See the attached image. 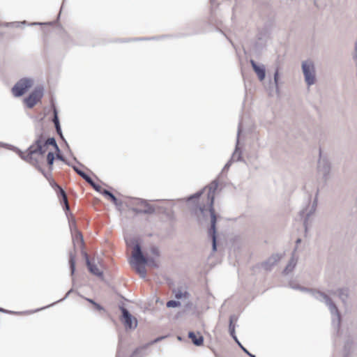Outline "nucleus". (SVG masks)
Instances as JSON below:
<instances>
[{"label": "nucleus", "instance_id": "obj_1", "mask_svg": "<svg viewBox=\"0 0 357 357\" xmlns=\"http://www.w3.org/2000/svg\"><path fill=\"white\" fill-rule=\"evenodd\" d=\"M218 186V183L216 180L213 181L209 185V190L207 195V206L203 205L199 206V211L204 216L205 213L208 209L210 215V227L208 228V236L212 239V251L215 252L217 250V236H216V222L217 216L213 208V202L215 198V191Z\"/></svg>", "mask_w": 357, "mask_h": 357}, {"label": "nucleus", "instance_id": "obj_2", "mask_svg": "<svg viewBox=\"0 0 357 357\" xmlns=\"http://www.w3.org/2000/svg\"><path fill=\"white\" fill-rule=\"evenodd\" d=\"M298 290H300L303 292H308L315 299L326 304L331 314L332 326L334 328V329L337 332H338L341 324V315L337 305L332 301V299L326 294L319 290L303 287L301 286H298Z\"/></svg>", "mask_w": 357, "mask_h": 357}, {"label": "nucleus", "instance_id": "obj_3", "mask_svg": "<svg viewBox=\"0 0 357 357\" xmlns=\"http://www.w3.org/2000/svg\"><path fill=\"white\" fill-rule=\"evenodd\" d=\"M301 68L306 84L308 86L314 84L316 82V71L314 62L310 59L303 61Z\"/></svg>", "mask_w": 357, "mask_h": 357}, {"label": "nucleus", "instance_id": "obj_4", "mask_svg": "<svg viewBox=\"0 0 357 357\" xmlns=\"http://www.w3.org/2000/svg\"><path fill=\"white\" fill-rule=\"evenodd\" d=\"M133 259L138 264H146L153 268H158V264L153 258L145 257L139 243L135 245L132 255Z\"/></svg>", "mask_w": 357, "mask_h": 357}, {"label": "nucleus", "instance_id": "obj_5", "mask_svg": "<svg viewBox=\"0 0 357 357\" xmlns=\"http://www.w3.org/2000/svg\"><path fill=\"white\" fill-rule=\"evenodd\" d=\"M33 84L31 78L24 77L20 79L12 88V92L15 97L23 96L26 91L30 89Z\"/></svg>", "mask_w": 357, "mask_h": 357}, {"label": "nucleus", "instance_id": "obj_6", "mask_svg": "<svg viewBox=\"0 0 357 357\" xmlns=\"http://www.w3.org/2000/svg\"><path fill=\"white\" fill-rule=\"evenodd\" d=\"M44 89L43 86L36 87L29 95L24 98V102L29 108H32L43 97Z\"/></svg>", "mask_w": 357, "mask_h": 357}, {"label": "nucleus", "instance_id": "obj_7", "mask_svg": "<svg viewBox=\"0 0 357 357\" xmlns=\"http://www.w3.org/2000/svg\"><path fill=\"white\" fill-rule=\"evenodd\" d=\"M317 206V197L314 199L313 202L310 204V200L307 201V205L303 208L299 215L301 217H304L303 225L305 227V231L307 229V222L309 218L315 212Z\"/></svg>", "mask_w": 357, "mask_h": 357}, {"label": "nucleus", "instance_id": "obj_8", "mask_svg": "<svg viewBox=\"0 0 357 357\" xmlns=\"http://www.w3.org/2000/svg\"><path fill=\"white\" fill-rule=\"evenodd\" d=\"M122 312L121 321L126 328L135 329L137 326V320L134 317L130 312L123 306L120 307Z\"/></svg>", "mask_w": 357, "mask_h": 357}, {"label": "nucleus", "instance_id": "obj_9", "mask_svg": "<svg viewBox=\"0 0 357 357\" xmlns=\"http://www.w3.org/2000/svg\"><path fill=\"white\" fill-rule=\"evenodd\" d=\"M10 149L15 151L22 160L29 162L31 165L36 166V165H38V160L36 158L32 156V155H30V152L31 151V146L26 151V152L27 153L26 155H24V152H22L20 149L14 146L10 145Z\"/></svg>", "mask_w": 357, "mask_h": 357}, {"label": "nucleus", "instance_id": "obj_10", "mask_svg": "<svg viewBox=\"0 0 357 357\" xmlns=\"http://www.w3.org/2000/svg\"><path fill=\"white\" fill-rule=\"evenodd\" d=\"M317 169L325 181L331 178V164L326 159H319Z\"/></svg>", "mask_w": 357, "mask_h": 357}, {"label": "nucleus", "instance_id": "obj_11", "mask_svg": "<svg viewBox=\"0 0 357 357\" xmlns=\"http://www.w3.org/2000/svg\"><path fill=\"white\" fill-rule=\"evenodd\" d=\"M31 151L30 155L34 157V155H43L46 152L47 146H44L43 143V135H40L35 142L31 145Z\"/></svg>", "mask_w": 357, "mask_h": 357}, {"label": "nucleus", "instance_id": "obj_12", "mask_svg": "<svg viewBox=\"0 0 357 357\" xmlns=\"http://www.w3.org/2000/svg\"><path fill=\"white\" fill-rule=\"evenodd\" d=\"M282 255L273 254L266 261L261 263V267L266 271H271L273 267L282 259Z\"/></svg>", "mask_w": 357, "mask_h": 357}, {"label": "nucleus", "instance_id": "obj_13", "mask_svg": "<svg viewBox=\"0 0 357 357\" xmlns=\"http://www.w3.org/2000/svg\"><path fill=\"white\" fill-rule=\"evenodd\" d=\"M66 215L68 219L69 227H70L71 232L72 233L74 231L77 232L75 238L77 239H79L81 241V243L83 245L84 244L83 236H82V233L80 231H79L77 229L75 219L73 217L72 213H70V211H66Z\"/></svg>", "mask_w": 357, "mask_h": 357}, {"label": "nucleus", "instance_id": "obj_14", "mask_svg": "<svg viewBox=\"0 0 357 357\" xmlns=\"http://www.w3.org/2000/svg\"><path fill=\"white\" fill-rule=\"evenodd\" d=\"M241 132V123L240 122L238 127V132H237V139H236V144L235 147V150L231 155V160L234 161H242L244 163H246V162L242 158V153L238 147V143H239V135Z\"/></svg>", "mask_w": 357, "mask_h": 357}, {"label": "nucleus", "instance_id": "obj_15", "mask_svg": "<svg viewBox=\"0 0 357 357\" xmlns=\"http://www.w3.org/2000/svg\"><path fill=\"white\" fill-rule=\"evenodd\" d=\"M252 68L257 74L258 79L263 81L266 77V68L264 64H257L253 59L250 61Z\"/></svg>", "mask_w": 357, "mask_h": 357}, {"label": "nucleus", "instance_id": "obj_16", "mask_svg": "<svg viewBox=\"0 0 357 357\" xmlns=\"http://www.w3.org/2000/svg\"><path fill=\"white\" fill-rule=\"evenodd\" d=\"M188 336L195 346L199 347L204 343V337L199 333L196 334L193 331H190Z\"/></svg>", "mask_w": 357, "mask_h": 357}, {"label": "nucleus", "instance_id": "obj_17", "mask_svg": "<svg viewBox=\"0 0 357 357\" xmlns=\"http://www.w3.org/2000/svg\"><path fill=\"white\" fill-rule=\"evenodd\" d=\"M172 293L174 295V297L176 299H181L183 298H189L190 297V294L188 291H183L182 287H178L172 290Z\"/></svg>", "mask_w": 357, "mask_h": 357}, {"label": "nucleus", "instance_id": "obj_18", "mask_svg": "<svg viewBox=\"0 0 357 357\" xmlns=\"http://www.w3.org/2000/svg\"><path fill=\"white\" fill-rule=\"evenodd\" d=\"M139 204L144 206V209H142L143 214H153L155 211V207L149 204L146 200L142 199H138Z\"/></svg>", "mask_w": 357, "mask_h": 357}, {"label": "nucleus", "instance_id": "obj_19", "mask_svg": "<svg viewBox=\"0 0 357 357\" xmlns=\"http://www.w3.org/2000/svg\"><path fill=\"white\" fill-rule=\"evenodd\" d=\"M102 195L105 197H107L117 207H120L122 206V202L119 200L115 197V195L108 190L104 189L102 190Z\"/></svg>", "mask_w": 357, "mask_h": 357}, {"label": "nucleus", "instance_id": "obj_20", "mask_svg": "<svg viewBox=\"0 0 357 357\" xmlns=\"http://www.w3.org/2000/svg\"><path fill=\"white\" fill-rule=\"evenodd\" d=\"M237 320V317L235 315H231L229 317V331L230 335L232 337V338L235 340L236 342H238L236 334H235V325L233 324L234 321Z\"/></svg>", "mask_w": 357, "mask_h": 357}, {"label": "nucleus", "instance_id": "obj_21", "mask_svg": "<svg viewBox=\"0 0 357 357\" xmlns=\"http://www.w3.org/2000/svg\"><path fill=\"white\" fill-rule=\"evenodd\" d=\"M86 266L89 268V271L93 275L102 277L103 275V273L100 271L96 264H93L91 262L90 259H87Z\"/></svg>", "mask_w": 357, "mask_h": 357}, {"label": "nucleus", "instance_id": "obj_22", "mask_svg": "<svg viewBox=\"0 0 357 357\" xmlns=\"http://www.w3.org/2000/svg\"><path fill=\"white\" fill-rule=\"evenodd\" d=\"M296 263H297V259L293 255L291 257V259H289L285 268L284 269L283 273L287 275V274L289 273L290 272H291L294 269V268L296 265Z\"/></svg>", "mask_w": 357, "mask_h": 357}, {"label": "nucleus", "instance_id": "obj_23", "mask_svg": "<svg viewBox=\"0 0 357 357\" xmlns=\"http://www.w3.org/2000/svg\"><path fill=\"white\" fill-rule=\"evenodd\" d=\"M337 295L342 303H346L349 297V289L347 288H340L337 290Z\"/></svg>", "mask_w": 357, "mask_h": 357}, {"label": "nucleus", "instance_id": "obj_24", "mask_svg": "<svg viewBox=\"0 0 357 357\" xmlns=\"http://www.w3.org/2000/svg\"><path fill=\"white\" fill-rule=\"evenodd\" d=\"M58 188L59 190V194L62 197L63 202L64 204L63 209L65 211H69L70 206L68 204L67 195H66V192L64 191V190L61 187L58 185Z\"/></svg>", "mask_w": 357, "mask_h": 357}, {"label": "nucleus", "instance_id": "obj_25", "mask_svg": "<svg viewBox=\"0 0 357 357\" xmlns=\"http://www.w3.org/2000/svg\"><path fill=\"white\" fill-rule=\"evenodd\" d=\"M135 264L136 266V271L139 273L141 278H145L146 276V270L145 268L144 265L142 264H138L137 261H135Z\"/></svg>", "mask_w": 357, "mask_h": 357}, {"label": "nucleus", "instance_id": "obj_26", "mask_svg": "<svg viewBox=\"0 0 357 357\" xmlns=\"http://www.w3.org/2000/svg\"><path fill=\"white\" fill-rule=\"evenodd\" d=\"M69 265L71 275H73L75 271V255L71 252L69 253Z\"/></svg>", "mask_w": 357, "mask_h": 357}, {"label": "nucleus", "instance_id": "obj_27", "mask_svg": "<svg viewBox=\"0 0 357 357\" xmlns=\"http://www.w3.org/2000/svg\"><path fill=\"white\" fill-rule=\"evenodd\" d=\"M55 160V155L53 152L50 151L47 155V162L49 166L50 172H51L53 169V165Z\"/></svg>", "mask_w": 357, "mask_h": 357}, {"label": "nucleus", "instance_id": "obj_28", "mask_svg": "<svg viewBox=\"0 0 357 357\" xmlns=\"http://www.w3.org/2000/svg\"><path fill=\"white\" fill-rule=\"evenodd\" d=\"M55 150V155L57 160H59L62 162H63L67 165H70V162L67 160L63 155L61 153V150L59 146H56V149Z\"/></svg>", "mask_w": 357, "mask_h": 357}, {"label": "nucleus", "instance_id": "obj_29", "mask_svg": "<svg viewBox=\"0 0 357 357\" xmlns=\"http://www.w3.org/2000/svg\"><path fill=\"white\" fill-rule=\"evenodd\" d=\"M146 347L136 349L130 357H144L145 356L144 349Z\"/></svg>", "mask_w": 357, "mask_h": 357}, {"label": "nucleus", "instance_id": "obj_30", "mask_svg": "<svg viewBox=\"0 0 357 357\" xmlns=\"http://www.w3.org/2000/svg\"><path fill=\"white\" fill-rule=\"evenodd\" d=\"M86 183H88L96 191L102 194L104 189H102L100 185L96 183L91 178Z\"/></svg>", "mask_w": 357, "mask_h": 357}, {"label": "nucleus", "instance_id": "obj_31", "mask_svg": "<svg viewBox=\"0 0 357 357\" xmlns=\"http://www.w3.org/2000/svg\"><path fill=\"white\" fill-rule=\"evenodd\" d=\"M278 80H279V68L277 67L275 68V73H274V75H273V84H274V86H275V88L276 91L279 90Z\"/></svg>", "mask_w": 357, "mask_h": 357}, {"label": "nucleus", "instance_id": "obj_32", "mask_svg": "<svg viewBox=\"0 0 357 357\" xmlns=\"http://www.w3.org/2000/svg\"><path fill=\"white\" fill-rule=\"evenodd\" d=\"M48 145L52 146L54 149H56V146H59L54 137H49L45 141L44 146H47Z\"/></svg>", "mask_w": 357, "mask_h": 357}, {"label": "nucleus", "instance_id": "obj_33", "mask_svg": "<svg viewBox=\"0 0 357 357\" xmlns=\"http://www.w3.org/2000/svg\"><path fill=\"white\" fill-rule=\"evenodd\" d=\"M181 305V302L175 300H170L167 302V307H176Z\"/></svg>", "mask_w": 357, "mask_h": 357}, {"label": "nucleus", "instance_id": "obj_34", "mask_svg": "<svg viewBox=\"0 0 357 357\" xmlns=\"http://www.w3.org/2000/svg\"><path fill=\"white\" fill-rule=\"evenodd\" d=\"M204 188L197 192L196 193H195L194 195L190 196L188 198V201H191L194 199H199L200 197V196L203 194L204 192Z\"/></svg>", "mask_w": 357, "mask_h": 357}, {"label": "nucleus", "instance_id": "obj_35", "mask_svg": "<svg viewBox=\"0 0 357 357\" xmlns=\"http://www.w3.org/2000/svg\"><path fill=\"white\" fill-rule=\"evenodd\" d=\"M77 174L81 176L86 182H87L91 178L88 174H86L84 171L81 169L78 170Z\"/></svg>", "mask_w": 357, "mask_h": 357}, {"label": "nucleus", "instance_id": "obj_36", "mask_svg": "<svg viewBox=\"0 0 357 357\" xmlns=\"http://www.w3.org/2000/svg\"><path fill=\"white\" fill-rule=\"evenodd\" d=\"M36 168L40 171L43 175L47 179H49V177L51 176V174L50 173H47L39 165V162L38 163V165H36V166H35Z\"/></svg>", "mask_w": 357, "mask_h": 357}, {"label": "nucleus", "instance_id": "obj_37", "mask_svg": "<svg viewBox=\"0 0 357 357\" xmlns=\"http://www.w3.org/2000/svg\"><path fill=\"white\" fill-rule=\"evenodd\" d=\"M54 116L52 118V122L54 124L60 123L59 116H58V112L55 107H54L53 109Z\"/></svg>", "mask_w": 357, "mask_h": 357}, {"label": "nucleus", "instance_id": "obj_38", "mask_svg": "<svg viewBox=\"0 0 357 357\" xmlns=\"http://www.w3.org/2000/svg\"><path fill=\"white\" fill-rule=\"evenodd\" d=\"M238 344V345L241 347V349L248 355L250 357H256L255 355L252 354L251 353H250L247 349H245L241 344V342L238 341L236 342Z\"/></svg>", "mask_w": 357, "mask_h": 357}, {"label": "nucleus", "instance_id": "obj_39", "mask_svg": "<svg viewBox=\"0 0 357 357\" xmlns=\"http://www.w3.org/2000/svg\"><path fill=\"white\" fill-rule=\"evenodd\" d=\"M151 252L155 255L156 257H158L160 255L159 250L157 247L153 246L151 248Z\"/></svg>", "mask_w": 357, "mask_h": 357}, {"label": "nucleus", "instance_id": "obj_40", "mask_svg": "<svg viewBox=\"0 0 357 357\" xmlns=\"http://www.w3.org/2000/svg\"><path fill=\"white\" fill-rule=\"evenodd\" d=\"M72 291H73V289H70V290L66 293V296H65L63 298H61V299H60V300H59V301H57L54 302V303H52V304L50 305V306H52V305H53L54 304H55V303H58V302H60V301H62L65 300L66 298H68V296H69V294H70ZM47 307H49V305H48Z\"/></svg>", "mask_w": 357, "mask_h": 357}, {"label": "nucleus", "instance_id": "obj_41", "mask_svg": "<svg viewBox=\"0 0 357 357\" xmlns=\"http://www.w3.org/2000/svg\"><path fill=\"white\" fill-rule=\"evenodd\" d=\"M231 159H230L224 166L222 171L227 170L230 167L231 163H232Z\"/></svg>", "mask_w": 357, "mask_h": 357}, {"label": "nucleus", "instance_id": "obj_42", "mask_svg": "<svg viewBox=\"0 0 357 357\" xmlns=\"http://www.w3.org/2000/svg\"><path fill=\"white\" fill-rule=\"evenodd\" d=\"M96 309L98 311H102V310H105L104 307L100 305V304H98V303H94V305H93Z\"/></svg>", "mask_w": 357, "mask_h": 357}, {"label": "nucleus", "instance_id": "obj_43", "mask_svg": "<svg viewBox=\"0 0 357 357\" xmlns=\"http://www.w3.org/2000/svg\"><path fill=\"white\" fill-rule=\"evenodd\" d=\"M69 167H72L73 169V170L77 173V171L79 170L80 169H79L76 165H73L71 162H70V165H68Z\"/></svg>", "mask_w": 357, "mask_h": 357}, {"label": "nucleus", "instance_id": "obj_44", "mask_svg": "<svg viewBox=\"0 0 357 357\" xmlns=\"http://www.w3.org/2000/svg\"><path fill=\"white\" fill-rule=\"evenodd\" d=\"M132 211H135L136 213L143 214L142 212H139V211H143L142 209H138L137 208H132Z\"/></svg>", "mask_w": 357, "mask_h": 357}, {"label": "nucleus", "instance_id": "obj_45", "mask_svg": "<svg viewBox=\"0 0 357 357\" xmlns=\"http://www.w3.org/2000/svg\"><path fill=\"white\" fill-rule=\"evenodd\" d=\"M165 338V337H159L155 339L153 341H152L150 344L158 342V341L161 340L162 339Z\"/></svg>", "mask_w": 357, "mask_h": 357}, {"label": "nucleus", "instance_id": "obj_46", "mask_svg": "<svg viewBox=\"0 0 357 357\" xmlns=\"http://www.w3.org/2000/svg\"><path fill=\"white\" fill-rule=\"evenodd\" d=\"M82 255L86 260V264H87V259H89V256L86 252H82Z\"/></svg>", "mask_w": 357, "mask_h": 357}, {"label": "nucleus", "instance_id": "obj_47", "mask_svg": "<svg viewBox=\"0 0 357 357\" xmlns=\"http://www.w3.org/2000/svg\"><path fill=\"white\" fill-rule=\"evenodd\" d=\"M59 137H60V138H61L62 140H63V141L65 142V143H66V146H67L68 149H70L69 146H68V144L67 142L66 141V139H65V138H64V137H63V133H61V135H59Z\"/></svg>", "mask_w": 357, "mask_h": 357}, {"label": "nucleus", "instance_id": "obj_48", "mask_svg": "<svg viewBox=\"0 0 357 357\" xmlns=\"http://www.w3.org/2000/svg\"><path fill=\"white\" fill-rule=\"evenodd\" d=\"M73 160H75V162H77L79 166L83 167V165L77 160V159L76 158V157L73 156Z\"/></svg>", "mask_w": 357, "mask_h": 357}, {"label": "nucleus", "instance_id": "obj_49", "mask_svg": "<svg viewBox=\"0 0 357 357\" xmlns=\"http://www.w3.org/2000/svg\"><path fill=\"white\" fill-rule=\"evenodd\" d=\"M149 38H135V39H133L132 40H148Z\"/></svg>", "mask_w": 357, "mask_h": 357}, {"label": "nucleus", "instance_id": "obj_50", "mask_svg": "<svg viewBox=\"0 0 357 357\" xmlns=\"http://www.w3.org/2000/svg\"><path fill=\"white\" fill-rule=\"evenodd\" d=\"M87 301H89V303H91V304H93L94 305V303H96V301H94L93 299H91V298H86Z\"/></svg>", "mask_w": 357, "mask_h": 357}, {"label": "nucleus", "instance_id": "obj_51", "mask_svg": "<svg viewBox=\"0 0 357 357\" xmlns=\"http://www.w3.org/2000/svg\"><path fill=\"white\" fill-rule=\"evenodd\" d=\"M54 126L56 130L61 128L60 123L54 124Z\"/></svg>", "mask_w": 357, "mask_h": 357}, {"label": "nucleus", "instance_id": "obj_52", "mask_svg": "<svg viewBox=\"0 0 357 357\" xmlns=\"http://www.w3.org/2000/svg\"><path fill=\"white\" fill-rule=\"evenodd\" d=\"M191 306H192V303L190 302V301L188 303L185 304V307L187 308H190V307H191Z\"/></svg>", "mask_w": 357, "mask_h": 357}, {"label": "nucleus", "instance_id": "obj_53", "mask_svg": "<svg viewBox=\"0 0 357 357\" xmlns=\"http://www.w3.org/2000/svg\"><path fill=\"white\" fill-rule=\"evenodd\" d=\"M56 132H57V134H58L59 135H61V133H62L61 128H60V129H57V130H56Z\"/></svg>", "mask_w": 357, "mask_h": 357}, {"label": "nucleus", "instance_id": "obj_54", "mask_svg": "<svg viewBox=\"0 0 357 357\" xmlns=\"http://www.w3.org/2000/svg\"><path fill=\"white\" fill-rule=\"evenodd\" d=\"M298 285H291V287L294 289H298Z\"/></svg>", "mask_w": 357, "mask_h": 357}, {"label": "nucleus", "instance_id": "obj_55", "mask_svg": "<svg viewBox=\"0 0 357 357\" xmlns=\"http://www.w3.org/2000/svg\"><path fill=\"white\" fill-rule=\"evenodd\" d=\"M10 146V145H8V144H3L2 142H0V146Z\"/></svg>", "mask_w": 357, "mask_h": 357}, {"label": "nucleus", "instance_id": "obj_56", "mask_svg": "<svg viewBox=\"0 0 357 357\" xmlns=\"http://www.w3.org/2000/svg\"><path fill=\"white\" fill-rule=\"evenodd\" d=\"M0 312H7L8 311L4 310V309H3V308H1V307H0Z\"/></svg>", "mask_w": 357, "mask_h": 357}, {"label": "nucleus", "instance_id": "obj_57", "mask_svg": "<svg viewBox=\"0 0 357 357\" xmlns=\"http://www.w3.org/2000/svg\"><path fill=\"white\" fill-rule=\"evenodd\" d=\"M301 240L300 238H298L296 240V243L298 244V243H301Z\"/></svg>", "mask_w": 357, "mask_h": 357}, {"label": "nucleus", "instance_id": "obj_58", "mask_svg": "<svg viewBox=\"0 0 357 357\" xmlns=\"http://www.w3.org/2000/svg\"><path fill=\"white\" fill-rule=\"evenodd\" d=\"M63 1H65V0H63ZM63 3H64V2H63L62 6H61V10H62V8H63Z\"/></svg>", "mask_w": 357, "mask_h": 357}, {"label": "nucleus", "instance_id": "obj_59", "mask_svg": "<svg viewBox=\"0 0 357 357\" xmlns=\"http://www.w3.org/2000/svg\"><path fill=\"white\" fill-rule=\"evenodd\" d=\"M34 24L37 25V24H42L41 23H35Z\"/></svg>", "mask_w": 357, "mask_h": 357}, {"label": "nucleus", "instance_id": "obj_60", "mask_svg": "<svg viewBox=\"0 0 357 357\" xmlns=\"http://www.w3.org/2000/svg\"><path fill=\"white\" fill-rule=\"evenodd\" d=\"M343 357H349V356L347 355H346V356H344Z\"/></svg>", "mask_w": 357, "mask_h": 357}]
</instances>
